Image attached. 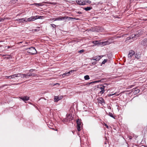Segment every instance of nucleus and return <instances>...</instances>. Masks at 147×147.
<instances>
[{
	"label": "nucleus",
	"instance_id": "obj_1",
	"mask_svg": "<svg viewBox=\"0 0 147 147\" xmlns=\"http://www.w3.org/2000/svg\"><path fill=\"white\" fill-rule=\"evenodd\" d=\"M92 43L96 45H99L102 46H104L109 45L111 43L109 42V41H107L102 42H99L98 41L96 40L93 41L92 42Z\"/></svg>",
	"mask_w": 147,
	"mask_h": 147
},
{
	"label": "nucleus",
	"instance_id": "obj_2",
	"mask_svg": "<svg viewBox=\"0 0 147 147\" xmlns=\"http://www.w3.org/2000/svg\"><path fill=\"white\" fill-rule=\"evenodd\" d=\"M27 50L28 52L32 55L36 54L37 53V51L34 47H32L28 48L26 49Z\"/></svg>",
	"mask_w": 147,
	"mask_h": 147
},
{
	"label": "nucleus",
	"instance_id": "obj_3",
	"mask_svg": "<svg viewBox=\"0 0 147 147\" xmlns=\"http://www.w3.org/2000/svg\"><path fill=\"white\" fill-rule=\"evenodd\" d=\"M140 36V34H132L129 37H127L128 39H132L133 40H135L137 38Z\"/></svg>",
	"mask_w": 147,
	"mask_h": 147
},
{
	"label": "nucleus",
	"instance_id": "obj_4",
	"mask_svg": "<svg viewBox=\"0 0 147 147\" xmlns=\"http://www.w3.org/2000/svg\"><path fill=\"white\" fill-rule=\"evenodd\" d=\"M98 88L100 91L99 93L102 94L104 92L105 86H103L100 85L98 87Z\"/></svg>",
	"mask_w": 147,
	"mask_h": 147
},
{
	"label": "nucleus",
	"instance_id": "obj_5",
	"mask_svg": "<svg viewBox=\"0 0 147 147\" xmlns=\"http://www.w3.org/2000/svg\"><path fill=\"white\" fill-rule=\"evenodd\" d=\"M26 18H22L20 19H18L16 20V21H17L19 23H24V22H26Z\"/></svg>",
	"mask_w": 147,
	"mask_h": 147
},
{
	"label": "nucleus",
	"instance_id": "obj_6",
	"mask_svg": "<svg viewBox=\"0 0 147 147\" xmlns=\"http://www.w3.org/2000/svg\"><path fill=\"white\" fill-rule=\"evenodd\" d=\"M135 53V52L134 51L132 50H130L128 55V58L129 59H131Z\"/></svg>",
	"mask_w": 147,
	"mask_h": 147
},
{
	"label": "nucleus",
	"instance_id": "obj_7",
	"mask_svg": "<svg viewBox=\"0 0 147 147\" xmlns=\"http://www.w3.org/2000/svg\"><path fill=\"white\" fill-rule=\"evenodd\" d=\"M98 102L102 105L105 104V102L104 99L102 97H99L97 99Z\"/></svg>",
	"mask_w": 147,
	"mask_h": 147
},
{
	"label": "nucleus",
	"instance_id": "obj_8",
	"mask_svg": "<svg viewBox=\"0 0 147 147\" xmlns=\"http://www.w3.org/2000/svg\"><path fill=\"white\" fill-rule=\"evenodd\" d=\"M67 17H65V16L64 17L60 16L58 18H55L54 21H56L57 20H64L65 19H67Z\"/></svg>",
	"mask_w": 147,
	"mask_h": 147
},
{
	"label": "nucleus",
	"instance_id": "obj_9",
	"mask_svg": "<svg viewBox=\"0 0 147 147\" xmlns=\"http://www.w3.org/2000/svg\"><path fill=\"white\" fill-rule=\"evenodd\" d=\"M72 119V117L69 115L68 116H67L65 119H63V121L64 122L65 121H70Z\"/></svg>",
	"mask_w": 147,
	"mask_h": 147
},
{
	"label": "nucleus",
	"instance_id": "obj_10",
	"mask_svg": "<svg viewBox=\"0 0 147 147\" xmlns=\"http://www.w3.org/2000/svg\"><path fill=\"white\" fill-rule=\"evenodd\" d=\"M77 130L78 131H80V126L81 125L80 121L78 120L77 121Z\"/></svg>",
	"mask_w": 147,
	"mask_h": 147
},
{
	"label": "nucleus",
	"instance_id": "obj_11",
	"mask_svg": "<svg viewBox=\"0 0 147 147\" xmlns=\"http://www.w3.org/2000/svg\"><path fill=\"white\" fill-rule=\"evenodd\" d=\"M26 21L27 22H31L35 20H36V18H35V16H32L27 19L26 18Z\"/></svg>",
	"mask_w": 147,
	"mask_h": 147
},
{
	"label": "nucleus",
	"instance_id": "obj_12",
	"mask_svg": "<svg viewBox=\"0 0 147 147\" xmlns=\"http://www.w3.org/2000/svg\"><path fill=\"white\" fill-rule=\"evenodd\" d=\"M132 92L134 94H136L140 92V90L137 88H133L132 90Z\"/></svg>",
	"mask_w": 147,
	"mask_h": 147
},
{
	"label": "nucleus",
	"instance_id": "obj_13",
	"mask_svg": "<svg viewBox=\"0 0 147 147\" xmlns=\"http://www.w3.org/2000/svg\"><path fill=\"white\" fill-rule=\"evenodd\" d=\"M76 2L80 5H84L86 4L85 1H82L81 0L76 1Z\"/></svg>",
	"mask_w": 147,
	"mask_h": 147
},
{
	"label": "nucleus",
	"instance_id": "obj_14",
	"mask_svg": "<svg viewBox=\"0 0 147 147\" xmlns=\"http://www.w3.org/2000/svg\"><path fill=\"white\" fill-rule=\"evenodd\" d=\"M102 57L101 56H96L93 57V60H95L96 61H98Z\"/></svg>",
	"mask_w": 147,
	"mask_h": 147
},
{
	"label": "nucleus",
	"instance_id": "obj_15",
	"mask_svg": "<svg viewBox=\"0 0 147 147\" xmlns=\"http://www.w3.org/2000/svg\"><path fill=\"white\" fill-rule=\"evenodd\" d=\"M20 98L24 101H27L29 100V97L28 96H24L23 97H21Z\"/></svg>",
	"mask_w": 147,
	"mask_h": 147
},
{
	"label": "nucleus",
	"instance_id": "obj_16",
	"mask_svg": "<svg viewBox=\"0 0 147 147\" xmlns=\"http://www.w3.org/2000/svg\"><path fill=\"white\" fill-rule=\"evenodd\" d=\"M60 99L59 98L58 96H55L54 98V101L55 102H57L60 100Z\"/></svg>",
	"mask_w": 147,
	"mask_h": 147
},
{
	"label": "nucleus",
	"instance_id": "obj_17",
	"mask_svg": "<svg viewBox=\"0 0 147 147\" xmlns=\"http://www.w3.org/2000/svg\"><path fill=\"white\" fill-rule=\"evenodd\" d=\"M35 18H36V20L39 19H42L43 18V16H35Z\"/></svg>",
	"mask_w": 147,
	"mask_h": 147
},
{
	"label": "nucleus",
	"instance_id": "obj_18",
	"mask_svg": "<svg viewBox=\"0 0 147 147\" xmlns=\"http://www.w3.org/2000/svg\"><path fill=\"white\" fill-rule=\"evenodd\" d=\"M21 78H28V77L27 76L26 74H22V76L21 77Z\"/></svg>",
	"mask_w": 147,
	"mask_h": 147
},
{
	"label": "nucleus",
	"instance_id": "obj_19",
	"mask_svg": "<svg viewBox=\"0 0 147 147\" xmlns=\"http://www.w3.org/2000/svg\"><path fill=\"white\" fill-rule=\"evenodd\" d=\"M91 9V7H86L84 9L86 11H88L90 10Z\"/></svg>",
	"mask_w": 147,
	"mask_h": 147
},
{
	"label": "nucleus",
	"instance_id": "obj_20",
	"mask_svg": "<svg viewBox=\"0 0 147 147\" xmlns=\"http://www.w3.org/2000/svg\"><path fill=\"white\" fill-rule=\"evenodd\" d=\"M108 115L110 117L113 118L114 119H115V117L113 116L112 113L109 112V113H108Z\"/></svg>",
	"mask_w": 147,
	"mask_h": 147
},
{
	"label": "nucleus",
	"instance_id": "obj_21",
	"mask_svg": "<svg viewBox=\"0 0 147 147\" xmlns=\"http://www.w3.org/2000/svg\"><path fill=\"white\" fill-rule=\"evenodd\" d=\"M84 78L85 80H88L90 79V77L88 75H87L84 76Z\"/></svg>",
	"mask_w": 147,
	"mask_h": 147
},
{
	"label": "nucleus",
	"instance_id": "obj_22",
	"mask_svg": "<svg viewBox=\"0 0 147 147\" xmlns=\"http://www.w3.org/2000/svg\"><path fill=\"white\" fill-rule=\"evenodd\" d=\"M39 30H40L39 28H38L36 29L32 30V31L33 32H35L36 31H38Z\"/></svg>",
	"mask_w": 147,
	"mask_h": 147
},
{
	"label": "nucleus",
	"instance_id": "obj_23",
	"mask_svg": "<svg viewBox=\"0 0 147 147\" xmlns=\"http://www.w3.org/2000/svg\"><path fill=\"white\" fill-rule=\"evenodd\" d=\"M142 42L145 43L144 45H147V38L143 40L142 42Z\"/></svg>",
	"mask_w": 147,
	"mask_h": 147
},
{
	"label": "nucleus",
	"instance_id": "obj_24",
	"mask_svg": "<svg viewBox=\"0 0 147 147\" xmlns=\"http://www.w3.org/2000/svg\"><path fill=\"white\" fill-rule=\"evenodd\" d=\"M17 77H19L22 76V74L21 73H18L16 74Z\"/></svg>",
	"mask_w": 147,
	"mask_h": 147
},
{
	"label": "nucleus",
	"instance_id": "obj_25",
	"mask_svg": "<svg viewBox=\"0 0 147 147\" xmlns=\"http://www.w3.org/2000/svg\"><path fill=\"white\" fill-rule=\"evenodd\" d=\"M12 79L15 78L17 77L16 74H13L12 75Z\"/></svg>",
	"mask_w": 147,
	"mask_h": 147
},
{
	"label": "nucleus",
	"instance_id": "obj_26",
	"mask_svg": "<svg viewBox=\"0 0 147 147\" xmlns=\"http://www.w3.org/2000/svg\"><path fill=\"white\" fill-rule=\"evenodd\" d=\"M107 61V60L106 59H105L102 62V63L103 64H105Z\"/></svg>",
	"mask_w": 147,
	"mask_h": 147
},
{
	"label": "nucleus",
	"instance_id": "obj_27",
	"mask_svg": "<svg viewBox=\"0 0 147 147\" xmlns=\"http://www.w3.org/2000/svg\"><path fill=\"white\" fill-rule=\"evenodd\" d=\"M67 75H68V74H67V72H65V73H64L63 75H62V76L63 77H64V76H67Z\"/></svg>",
	"mask_w": 147,
	"mask_h": 147
},
{
	"label": "nucleus",
	"instance_id": "obj_28",
	"mask_svg": "<svg viewBox=\"0 0 147 147\" xmlns=\"http://www.w3.org/2000/svg\"><path fill=\"white\" fill-rule=\"evenodd\" d=\"M30 74L31 76H36V74L33 73L31 72Z\"/></svg>",
	"mask_w": 147,
	"mask_h": 147
},
{
	"label": "nucleus",
	"instance_id": "obj_29",
	"mask_svg": "<svg viewBox=\"0 0 147 147\" xmlns=\"http://www.w3.org/2000/svg\"><path fill=\"white\" fill-rule=\"evenodd\" d=\"M65 17H67V18H69V19L71 20V19H75V18L68 17L67 16H65Z\"/></svg>",
	"mask_w": 147,
	"mask_h": 147
},
{
	"label": "nucleus",
	"instance_id": "obj_30",
	"mask_svg": "<svg viewBox=\"0 0 147 147\" xmlns=\"http://www.w3.org/2000/svg\"><path fill=\"white\" fill-rule=\"evenodd\" d=\"M30 74H31V73H27V74H26L27 76H28V78H29V77L31 76Z\"/></svg>",
	"mask_w": 147,
	"mask_h": 147
},
{
	"label": "nucleus",
	"instance_id": "obj_31",
	"mask_svg": "<svg viewBox=\"0 0 147 147\" xmlns=\"http://www.w3.org/2000/svg\"><path fill=\"white\" fill-rule=\"evenodd\" d=\"M115 93L114 94H108V96H112V95H113L115 94Z\"/></svg>",
	"mask_w": 147,
	"mask_h": 147
},
{
	"label": "nucleus",
	"instance_id": "obj_32",
	"mask_svg": "<svg viewBox=\"0 0 147 147\" xmlns=\"http://www.w3.org/2000/svg\"><path fill=\"white\" fill-rule=\"evenodd\" d=\"M35 4L36 5H38V6H41L42 5L41 3H35Z\"/></svg>",
	"mask_w": 147,
	"mask_h": 147
},
{
	"label": "nucleus",
	"instance_id": "obj_33",
	"mask_svg": "<svg viewBox=\"0 0 147 147\" xmlns=\"http://www.w3.org/2000/svg\"><path fill=\"white\" fill-rule=\"evenodd\" d=\"M4 18H0V22H3V21H4Z\"/></svg>",
	"mask_w": 147,
	"mask_h": 147
},
{
	"label": "nucleus",
	"instance_id": "obj_34",
	"mask_svg": "<svg viewBox=\"0 0 147 147\" xmlns=\"http://www.w3.org/2000/svg\"><path fill=\"white\" fill-rule=\"evenodd\" d=\"M51 26H52L53 28H55L56 27V25L53 24H51Z\"/></svg>",
	"mask_w": 147,
	"mask_h": 147
},
{
	"label": "nucleus",
	"instance_id": "obj_35",
	"mask_svg": "<svg viewBox=\"0 0 147 147\" xmlns=\"http://www.w3.org/2000/svg\"><path fill=\"white\" fill-rule=\"evenodd\" d=\"M86 2L87 3H91V1L89 0H87V1L86 0L85 1L86 2Z\"/></svg>",
	"mask_w": 147,
	"mask_h": 147
},
{
	"label": "nucleus",
	"instance_id": "obj_36",
	"mask_svg": "<svg viewBox=\"0 0 147 147\" xmlns=\"http://www.w3.org/2000/svg\"><path fill=\"white\" fill-rule=\"evenodd\" d=\"M45 3L48 4H51L52 2H45Z\"/></svg>",
	"mask_w": 147,
	"mask_h": 147
},
{
	"label": "nucleus",
	"instance_id": "obj_37",
	"mask_svg": "<svg viewBox=\"0 0 147 147\" xmlns=\"http://www.w3.org/2000/svg\"><path fill=\"white\" fill-rule=\"evenodd\" d=\"M76 71V70H71L70 71L71 74V73H72L74 72V71Z\"/></svg>",
	"mask_w": 147,
	"mask_h": 147
},
{
	"label": "nucleus",
	"instance_id": "obj_38",
	"mask_svg": "<svg viewBox=\"0 0 147 147\" xmlns=\"http://www.w3.org/2000/svg\"><path fill=\"white\" fill-rule=\"evenodd\" d=\"M135 57L136 58L138 59L139 58V57L138 55H137V54L136 55H135Z\"/></svg>",
	"mask_w": 147,
	"mask_h": 147
},
{
	"label": "nucleus",
	"instance_id": "obj_39",
	"mask_svg": "<svg viewBox=\"0 0 147 147\" xmlns=\"http://www.w3.org/2000/svg\"><path fill=\"white\" fill-rule=\"evenodd\" d=\"M57 4V3H55V2H52V3H51V4L54 5H56Z\"/></svg>",
	"mask_w": 147,
	"mask_h": 147
},
{
	"label": "nucleus",
	"instance_id": "obj_40",
	"mask_svg": "<svg viewBox=\"0 0 147 147\" xmlns=\"http://www.w3.org/2000/svg\"><path fill=\"white\" fill-rule=\"evenodd\" d=\"M84 50H83V49H82V50H80L79 52L80 53H83V52H84Z\"/></svg>",
	"mask_w": 147,
	"mask_h": 147
},
{
	"label": "nucleus",
	"instance_id": "obj_41",
	"mask_svg": "<svg viewBox=\"0 0 147 147\" xmlns=\"http://www.w3.org/2000/svg\"><path fill=\"white\" fill-rule=\"evenodd\" d=\"M9 79H12V75L9 76Z\"/></svg>",
	"mask_w": 147,
	"mask_h": 147
},
{
	"label": "nucleus",
	"instance_id": "obj_42",
	"mask_svg": "<svg viewBox=\"0 0 147 147\" xmlns=\"http://www.w3.org/2000/svg\"><path fill=\"white\" fill-rule=\"evenodd\" d=\"M104 125L107 128H109V126L107 125L105 123Z\"/></svg>",
	"mask_w": 147,
	"mask_h": 147
},
{
	"label": "nucleus",
	"instance_id": "obj_43",
	"mask_svg": "<svg viewBox=\"0 0 147 147\" xmlns=\"http://www.w3.org/2000/svg\"><path fill=\"white\" fill-rule=\"evenodd\" d=\"M4 18V20L5 19L9 20L10 19V18Z\"/></svg>",
	"mask_w": 147,
	"mask_h": 147
},
{
	"label": "nucleus",
	"instance_id": "obj_44",
	"mask_svg": "<svg viewBox=\"0 0 147 147\" xmlns=\"http://www.w3.org/2000/svg\"><path fill=\"white\" fill-rule=\"evenodd\" d=\"M67 74H68L67 76H69L70 74L71 73L70 72V71H69L67 72Z\"/></svg>",
	"mask_w": 147,
	"mask_h": 147
},
{
	"label": "nucleus",
	"instance_id": "obj_45",
	"mask_svg": "<svg viewBox=\"0 0 147 147\" xmlns=\"http://www.w3.org/2000/svg\"><path fill=\"white\" fill-rule=\"evenodd\" d=\"M77 13H78L79 14H81L82 13L81 12L79 11L77 12Z\"/></svg>",
	"mask_w": 147,
	"mask_h": 147
},
{
	"label": "nucleus",
	"instance_id": "obj_46",
	"mask_svg": "<svg viewBox=\"0 0 147 147\" xmlns=\"http://www.w3.org/2000/svg\"><path fill=\"white\" fill-rule=\"evenodd\" d=\"M33 69H30L29 71L30 72H32L33 71Z\"/></svg>",
	"mask_w": 147,
	"mask_h": 147
},
{
	"label": "nucleus",
	"instance_id": "obj_47",
	"mask_svg": "<svg viewBox=\"0 0 147 147\" xmlns=\"http://www.w3.org/2000/svg\"><path fill=\"white\" fill-rule=\"evenodd\" d=\"M41 99H42L44 100H46V99H45V98H41L40 99V100Z\"/></svg>",
	"mask_w": 147,
	"mask_h": 147
},
{
	"label": "nucleus",
	"instance_id": "obj_48",
	"mask_svg": "<svg viewBox=\"0 0 147 147\" xmlns=\"http://www.w3.org/2000/svg\"><path fill=\"white\" fill-rule=\"evenodd\" d=\"M5 77L6 79H9V76H5Z\"/></svg>",
	"mask_w": 147,
	"mask_h": 147
},
{
	"label": "nucleus",
	"instance_id": "obj_49",
	"mask_svg": "<svg viewBox=\"0 0 147 147\" xmlns=\"http://www.w3.org/2000/svg\"><path fill=\"white\" fill-rule=\"evenodd\" d=\"M74 19L76 20H79V19L78 18H75V19Z\"/></svg>",
	"mask_w": 147,
	"mask_h": 147
},
{
	"label": "nucleus",
	"instance_id": "obj_50",
	"mask_svg": "<svg viewBox=\"0 0 147 147\" xmlns=\"http://www.w3.org/2000/svg\"><path fill=\"white\" fill-rule=\"evenodd\" d=\"M96 64V62H93L92 63V64Z\"/></svg>",
	"mask_w": 147,
	"mask_h": 147
},
{
	"label": "nucleus",
	"instance_id": "obj_51",
	"mask_svg": "<svg viewBox=\"0 0 147 147\" xmlns=\"http://www.w3.org/2000/svg\"><path fill=\"white\" fill-rule=\"evenodd\" d=\"M49 127L50 128L52 129H53V130H55V129H54V128H51V127H49Z\"/></svg>",
	"mask_w": 147,
	"mask_h": 147
},
{
	"label": "nucleus",
	"instance_id": "obj_52",
	"mask_svg": "<svg viewBox=\"0 0 147 147\" xmlns=\"http://www.w3.org/2000/svg\"><path fill=\"white\" fill-rule=\"evenodd\" d=\"M49 127L50 128L52 129H53V130H55V129H54V128H51V127H49Z\"/></svg>",
	"mask_w": 147,
	"mask_h": 147
},
{
	"label": "nucleus",
	"instance_id": "obj_53",
	"mask_svg": "<svg viewBox=\"0 0 147 147\" xmlns=\"http://www.w3.org/2000/svg\"><path fill=\"white\" fill-rule=\"evenodd\" d=\"M57 84H58V83H56V84H54V85H57Z\"/></svg>",
	"mask_w": 147,
	"mask_h": 147
},
{
	"label": "nucleus",
	"instance_id": "obj_54",
	"mask_svg": "<svg viewBox=\"0 0 147 147\" xmlns=\"http://www.w3.org/2000/svg\"><path fill=\"white\" fill-rule=\"evenodd\" d=\"M10 48V47L9 46H8V47H7V48Z\"/></svg>",
	"mask_w": 147,
	"mask_h": 147
},
{
	"label": "nucleus",
	"instance_id": "obj_55",
	"mask_svg": "<svg viewBox=\"0 0 147 147\" xmlns=\"http://www.w3.org/2000/svg\"><path fill=\"white\" fill-rule=\"evenodd\" d=\"M67 19H68V20H71V19H69V18H67Z\"/></svg>",
	"mask_w": 147,
	"mask_h": 147
},
{
	"label": "nucleus",
	"instance_id": "obj_56",
	"mask_svg": "<svg viewBox=\"0 0 147 147\" xmlns=\"http://www.w3.org/2000/svg\"><path fill=\"white\" fill-rule=\"evenodd\" d=\"M92 82H90V83H89V84H91V83H92Z\"/></svg>",
	"mask_w": 147,
	"mask_h": 147
},
{
	"label": "nucleus",
	"instance_id": "obj_57",
	"mask_svg": "<svg viewBox=\"0 0 147 147\" xmlns=\"http://www.w3.org/2000/svg\"><path fill=\"white\" fill-rule=\"evenodd\" d=\"M22 43V42H20V43Z\"/></svg>",
	"mask_w": 147,
	"mask_h": 147
}]
</instances>
